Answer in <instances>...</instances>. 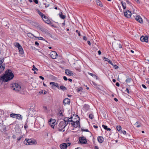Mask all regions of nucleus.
I'll use <instances>...</instances> for the list:
<instances>
[{
    "label": "nucleus",
    "instance_id": "nucleus-1",
    "mask_svg": "<svg viewBox=\"0 0 149 149\" xmlns=\"http://www.w3.org/2000/svg\"><path fill=\"white\" fill-rule=\"evenodd\" d=\"M14 75L10 70H8L5 72V74L1 77V81L3 82H6L13 79Z\"/></svg>",
    "mask_w": 149,
    "mask_h": 149
},
{
    "label": "nucleus",
    "instance_id": "nucleus-2",
    "mask_svg": "<svg viewBox=\"0 0 149 149\" xmlns=\"http://www.w3.org/2000/svg\"><path fill=\"white\" fill-rule=\"evenodd\" d=\"M10 86L13 90L15 91L20 92L21 94H24L23 92H22L20 91L21 89V86L20 85L18 84L15 83L11 84Z\"/></svg>",
    "mask_w": 149,
    "mask_h": 149
},
{
    "label": "nucleus",
    "instance_id": "nucleus-3",
    "mask_svg": "<svg viewBox=\"0 0 149 149\" xmlns=\"http://www.w3.org/2000/svg\"><path fill=\"white\" fill-rule=\"evenodd\" d=\"M36 142V141H34L32 139H26L24 143L26 145L34 144Z\"/></svg>",
    "mask_w": 149,
    "mask_h": 149
},
{
    "label": "nucleus",
    "instance_id": "nucleus-4",
    "mask_svg": "<svg viewBox=\"0 0 149 149\" xmlns=\"http://www.w3.org/2000/svg\"><path fill=\"white\" fill-rule=\"evenodd\" d=\"M1 23L3 26H5L6 29H8L9 27V24L8 23L5 19H2Z\"/></svg>",
    "mask_w": 149,
    "mask_h": 149
},
{
    "label": "nucleus",
    "instance_id": "nucleus-5",
    "mask_svg": "<svg viewBox=\"0 0 149 149\" xmlns=\"http://www.w3.org/2000/svg\"><path fill=\"white\" fill-rule=\"evenodd\" d=\"M70 143H63L60 145V147L61 149H66L68 146L70 145Z\"/></svg>",
    "mask_w": 149,
    "mask_h": 149
},
{
    "label": "nucleus",
    "instance_id": "nucleus-6",
    "mask_svg": "<svg viewBox=\"0 0 149 149\" xmlns=\"http://www.w3.org/2000/svg\"><path fill=\"white\" fill-rule=\"evenodd\" d=\"M64 125H64V123L63 122V121H61L59 124L58 126L59 128H61V129H59V131H63V132H64L65 131V130H63L64 128H63V127L64 126Z\"/></svg>",
    "mask_w": 149,
    "mask_h": 149
},
{
    "label": "nucleus",
    "instance_id": "nucleus-7",
    "mask_svg": "<svg viewBox=\"0 0 149 149\" xmlns=\"http://www.w3.org/2000/svg\"><path fill=\"white\" fill-rule=\"evenodd\" d=\"M71 125H72L74 127L77 128L78 127H80L79 121L78 120L74 121L73 123H72Z\"/></svg>",
    "mask_w": 149,
    "mask_h": 149
},
{
    "label": "nucleus",
    "instance_id": "nucleus-8",
    "mask_svg": "<svg viewBox=\"0 0 149 149\" xmlns=\"http://www.w3.org/2000/svg\"><path fill=\"white\" fill-rule=\"evenodd\" d=\"M124 13L125 16L128 18L130 17L132 14L131 12L128 10H126L124 12Z\"/></svg>",
    "mask_w": 149,
    "mask_h": 149
},
{
    "label": "nucleus",
    "instance_id": "nucleus-9",
    "mask_svg": "<svg viewBox=\"0 0 149 149\" xmlns=\"http://www.w3.org/2000/svg\"><path fill=\"white\" fill-rule=\"evenodd\" d=\"M50 55L52 59H55L57 57V54L56 52L52 51L50 53Z\"/></svg>",
    "mask_w": 149,
    "mask_h": 149
},
{
    "label": "nucleus",
    "instance_id": "nucleus-10",
    "mask_svg": "<svg viewBox=\"0 0 149 149\" xmlns=\"http://www.w3.org/2000/svg\"><path fill=\"white\" fill-rule=\"evenodd\" d=\"M81 143L86 144L87 142V141L85 138L84 136L81 137L79 138V141Z\"/></svg>",
    "mask_w": 149,
    "mask_h": 149
},
{
    "label": "nucleus",
    "instance_id": "nucleus-11",
    "mask_svg": "<svg viewBox=\"0 0 149 149\" xmlns=\"http://www.w3.org/2000/svg\"><path fill=\"white\" fill-rule=\"evenodd\" d=\"M135 19L140 23H143L142 19L140 15H137L135 17Z\"/></svg>",
    "mask_w": 149,
    "mask_h": 149
},
{
    "label": "nucleus",
    "instance_id": "nucleus-12",
    "mask_svg": "<svg viewBox=\"0 0 149 149\" xmlns=\"http://www.w3.org/2000/svg\"><path fill=\"white\" fill-rule=\"evenodd\" d=\"M140 40L142 42H148V38L147 36H142L140 38Z\"/></svg>",
    "mask_w": 149,
    "mask_h": 149
},
{
    "label": "nucleus",
    "instance_id": "nucleus-13",
    "mask_svg": "<svg viewBox=\"0 0 149 149\" xmlns=\"http://www.w3.org/2000/svg\"><path fill=\"white\" fill-rule=\"evenodd\" d=\"M49 124L51 125L52 127L54 128L55 124V121L54 120L52 119H50L49 121Z\"/></svg>",
    "mask_w": 149,
    "mask_h": 149
},
{
    "label": "nucleus",
    "instance_id": "nucleus-14",
    "mask_svg": "<svg viewBox=\"0 0 149 149\" xmlns=\"http://www.w3.org/2000/svg\"><path fill=\"white\" fill-rule=\"evenodd\" d=\"M63 103L64 105L66 104H70V100L68 98H65L63 100Z\"/></svg>",
    "mask_w": 149,
    "mask_h": 149
},
{
    "label": "nucleus",
    "instance_id": "nucleus-15",
    "mask_svg": "<svg viewBox=\"0 0 149 149\" xmlns=\"http://www.w3.org/2000/svg\"><path fill=\"white\" fill-rule=\"evenodd\" d=\"M65 73L68 76H71L73 74L72 72L69 69H66L65 70Z\"/></svg>",
    "mask_w": 149,
    "mask_h": 149
},
{
    "label": "nucleus",
    "instance_id": "nucleus-16",
    "mask_svg": "<svg viewBox=\"0 0 149 149\" xmlns=\"http://www.w3.org/2000/svg\"><path fill=\"white\" fill-rule=\"evenodd\" d=\"M97 140L100 143H102L103 142L104 139L101 136H99L97 137Z\"/></svg>",
    "mask_w": 149,
    "mask_h": 149
},
{
    "label": "nucleus",
    "instance_id": "nucleus-17",
    "mask_svg": "<svg viewBox=\"0 0 149 149\" xmlns=\"http://www.w3.org/2000/svg\"><path fill=\"white\" fill-rule=\"evenodd\" d=\"M134 126L136 127H139L142 126V125L138 121H137L134 124Z\"/></svg>",
    "mask_w": 149,
    "mask_h": 149
},
{
    "label": "nucleus",
    "instance_id": "nucleus-18",
    "mask_svg": "<svg viewBox=\"0 0 149 149\" xmlns=\"http://www.w3.org/2000/svg\"><path fill=\"white\" fill-rule=\"evenodd\" d=\"M45 22L47 24L50 25L54 27V26L52 24L50 20L48 18L47 20H46V22Z\"/></svg>",
    "mask_w": 149,
    "mask_h": 149
},
{
    "label": "nucleus",
    "instance_id": "nucleus-19",
    "mask_svg": "<svg viewBox=\"0 0 149 149\" xmlns=\"http://www.w3.org/2000/svg\"><path fill=\"white\" fill-rule=\"evenodd\" d=\"M16 118L18 120H21L22 119V116L20 114H16Z\"/></svg>",
    "mask_w": 149,
    "mask_h": 149
},
{
    "label": "nucleus",
    "instance_id": "nucleus-20",
    "mask_svg": "<svg viewBox=\"0 0 149 149\" xmlns=\"http://www.w3.org/2000/svg\"><path fill=\"white\" fill-rule=\"evenodd\" d=\"M96 2L97 5L99 6L100 7H102L103 5L101 2L99 0H96Z\"/></svg>",
    "mask_w": 149,
    "mask_h": 149
},
{
    "label": "nucleus",
    "instance_id": "nucleus-21",
    "mask_svg": "<svg viewBox=\"0 0 149 149\" xmlns=\"http://www.w3.org/2000/svg\"><path fill=\"white\" fill-rule=\"evenodd\" d=\"M37 11L42 18L45 15L44 14L41 12L38 9H37Z\"/></svg>",
    "mask_w": 149,
    "mask_h": 149
},
{
    "label": "nucleus",
    "instance_id": "nucleus-22",
    "mask_svg": "<svg viewBox=\"0 0 149 149\" xmlns=\"http://www.w3.org/2000/svg\"><path fill=\"white\" fill-rule=\"evenodd\" d=\"M132 79L131 78L127 77L126 82L127 83H129L130 82L132 81Z\"/></svg>",
    "mask_w": 149,
    "mask_h": 149
},
{
    "label": "nucleus",
    "instance_id": "nucleus-23",
    "mask_svg": "<svg viewBox=\"0 0 149 149\" xmlns=\"http://www.w3.org/2000/svg\"><path fill=\"white\" fill-rule=\"evenodd\" d=\"M59 15L61 18L64 19L66 17V16L64 15H63L62 13L61 12V13L59 14Z\"/></svg>",
    "mask_w": 149,
    "mask_h": 149
},
{
    "label": "nucleus",
    "instance_id": "nucleus-24",
    "mask_svg": "<svg viewBox=\"0 0 149 149\" xmlns=\"http://www.w3.org/2000/svg\"><path fill=\"white\" fill-rule=\"evenodd\" d=\"M5 67V65L4 63L1 65V70L3 71L4 70Z\"/></svg>",
    "mask_w": 149,
    "mask_h": 149
},
{
    "label": "nucleus",
    "instance_id": "nucleus-25",
    "mask_svg": "<svg viewBox=\"0 0 149 149\" xmlns=\"http://www.w3.org/2000/svg\"><path fill=\"white\" fill-rule=\"evenodd\" d=\"M18 49L19 50V51L20 53L21 54H23V53H24L23 50V49L22 47L21 46L18 48Z\"/></svg>",
    "mask_w": 149,
    "mask_h": 149
},
{
    "label": "nucleus",
    "instance_id": "nucleus-26",
    "mask_svg": "<svg viewBox=\"0 0 149 149\" xmlns=\"http://www.w3.org/2000/svg\"><path fill=\"white\" fill-rule=\"evenodd\" d=\"M60 88L63 91H64L67 90V88L64 86H61L60 87Z\"/></svg>",
    "mask_w": 149,
    "mask_h": 149
},
{
    "label": "nucleus",
    "instance_id": "nucleus-27",
    "mask_svg": "<svg viewBox=\"0 0 149 149\" xmlns=\"http://www.w3.org/2000/svg\"><path fill=\"white\" fill-rule=\"evenodd\" d=\"M16 114L14 113H12L10 114V116L12 118H16Z\"/></svg>",
    "mask_w": 149,
    "mask_h": 149
},
{
    "label": "nucleus",
    "instance_id": "nucleus-28",
    "mask_svg": "<svg viewBox=\"0 0 149 149\" xmlns=\"http://www.w3.org/2000/svg\"><path fill=\"white\" fill-rule=\"evenodd\" d=\"M72 117H71V118H69V119H71L72 118ZM63 121H67V122H70V120L68 118V117H66L64 119Z\"/></svg>",
    "mask_w": 149,
    "mask_h": 149
},
{
    "label": "nucleus",
    "instance_id": "nucleus-29",
    "mask_svg": "<svg viewBox=\"0 0 149 149\" xmlns=\"http://www.w3.org/2000/svg\"><path fill=\"white\" fill-rule=\"evenodd\" d=\"M89 108V105L86 104H85L84 105V108L86 110H88Z\"/></svg>",
    "mask_w": 149,
    "mask_h": 149
},
{
    "label": "nucleus",
    "instance_id": "nucleus-30",
    "mask_svg": "<svg viewBox=\"0 0 149 149\" xmlns=\"http://www.w3.org/2000/svg\"><path fill=\"white\" fill-rule=\"evenodd\" d=\"M121 4L123 9H125L126 8V3H123V1H122Z\"/></svg>",
    "mask_w": 149,
    "mask_h": 149
},
{
    "label": "nucleus",
    "instance_id": "nucleus-31",
    "mask_svg": "<svg viewBox=\"0 0 149 149\" xmlns=\"http://www.w3.org/2000/svg\"><path fill=\"white\" fill-rule=\"evenodd\" d=\"M27 36L28 37L31 38H32L33 36H34L33 34L30 33H27Z\"/></svg>",
    "mask_w": 149,
    "mask_h": 149
},
{
    "label": "nucleus",
    "instance_id": "nucleus-32",
    "mask_svg": "<svg viewBox=\"0 0 149 149\" xmlns=\"http://www.w3.org/2000/svg\"><path fill=\"white\" fill-rule=\"evenodd\" d=\"M43 20L45 22H46V20H47L48 18L45 15L42 18Z\"/></svg>",
    "mask_w": 149,
    "mask_h": 149
},
{
    "label": "nucleus",
    "instance_id": "nucleus-33",
    "mask_svg": "<svg viewBox=\"0 0 149 149\" xmlns=\"http://www.w3.org/2000/svg\"><path fill=\"white\" fill-rule=\"evenodd\" d=\"M116 128L118 131H120L121 130V127L120 125H118L117 126Z\"/></svg>",
    "mask_w": 149,
    "mask_h": 149
},
{
    "label": "nucleus",
    "instance_id": "nucleus-34",
    "mask_svg": "<svg viewBox=\"0 0 149 149\" xmlns=\"http://www.w3.org/2000/svg\"><path fill=\"white\" fill-rule=\"evenodd\" d=\"M64 123V125H65L63 127V128H65L66 125L68 124V122L67 121H63Z\"/></svg>",
    "mask_w": 149,
    "mask_h": 149
},
{
    "label": "nucleus",
    "instance_id": "nucleus-35",
    "mask_svg": "<svg viewBox=\"0 0 149 149\" xmlns=\"http://www.w3.org/2000/svg\"><path fill=\"white\" fill-rule=\"evenodd\" d=\"M35 38H38V39L39 40H45V39L42 37H36V36H35Z\"/></svg>",
    "mask_w": 149,
    "mask_h": 149
},
{
    "label": "nucleus",
    "instance_id": "nucleus-36",
    "mask_svg": "<svg viewBox=\"0 0 149 149\" xmlns=\"http://www.w3.org/2000/svg\"><path fill=\"white\" fill-rule=\"evenodd\" d=\"M15 46V47L18 48L21 46L20 44L18 43H16Z\"/></svg>",
    "mask_w": 149,
    "mask_h": 149
},
{
    "label": "nucleus",
    "instance_id": "nucleus-37",
    "mask_svg": "<svg viewBox=\"0 0 149 149\" xmlns=\"http://www.w3.org/2000/svg\"><path fill=\"white\" fill-rule=\"evenodd\" d=\"M23 137V135H22L20 136L19 138H17V141H19Z\"/></svg>",
    "mask_w": 149,
    "mask_h": 149
},
{
    "label": "nucleus",
    "instance_id": "nucleus-38",
    "mask_svg": "<svg viewBox=\"0 0 149 149\" xmlns=\"http://www.w3.org/2000/svg\"><path fill=\"white\" fill-rule=\"evenodd\" d=\"M89 118L92 119H93L94 117L93 114H90L89 115Z\"/></svg>",
    "mask_w": 149,
    "mask_h": 149
},
{
    "label": "nucleus",
    "instance_id": "nucleus-39",
    "mask_svg": "<svg viewBox=\"0 0 149 149\" xmlns=\"http://www.w3.org/2000/svg\"><path fill=\"white\" fill-rule=\"evenodd\" d=\"M113 65V67L115 69H118L119 68L118 66L116 65H114L113 64V65Z\"/></svg>",
    "mask_w": 149,
    "mask_h": 149
},
{
    "label": "nucleus",
    "instance_id": "nucleus-40",
    "mask_svg": "<svg viewBox=\"0 0 149 149\" xmlns=\"http://www.w3.org/2000/svg\"><path fill=\"white\" fill-rule=\"evenodd\" d=\"M33 68L32 69V70L34 71L35 70H36V71H37L38 70V69L37 68H36L34 65H33Z\"/></svg>",
    "mask_w": 149,
    "mask_h": 149
},
{
    "label": "nucleus",
    "instance_id": "nucleus-41",
    "mask_svg": "<svg viewBox=\"0 0 149 149\" xmlns=\"http://www.w3.org/2000/svg\"><path fill=\"white\" fill-rule=\"evenodd\" d=\"M102 126L105 130H107V126L102 125Z\"/></svg>",
    "mask_w": 149,
    "mask_h": 149
},
{
    "label": "nucleus",
    "instance_id": "nucleus-42",
    "mask_svg": "<svg viewBox=\"0 0 149 149\" xmlns=\"http://www.w3.org/2000/svg\"><path fill=\"white\" fill-rule=\"evenodd\" d=\"M77 90V92H79V91H81L82 90V88L81 87H80L78 88Z\"/></svg>",
    "mask_w": 149,
    "mask_h": 149
},
{
    "label": "nucleus",
    "instance_id": "nucleus-43",
    "mask_svg": "<svg viewBox=\"0 0 149 149\" xmlns=\"http://www.w3.org/2000/svg\"><path fill=\"white\" fill-rule=\"evenodd\" d=\"M44 4L45 5V6L46 8H47L49 6V4H47L46 3H44Z\"/></svg>",
    "mask_w": 149,
    "mask_h": 149
},
{
    "label": "nucleus",
    "instance_id": "nucleus-44",
    "mask_svg": "<svg viewBox=\"0 0 149 149\" xmlns=\"http://www.w3.org/2000/svg\"><path fill=\"white\" fill-rule=\"evenodd\" d=\"M76 32L78 34V36H81L80 31H79L78 30H76Z\"/></svg>",
    "mask_w": 149,
    "mask_h": 149
},
{
    "label": "nucleus",
    "instance_id": "nucleus-45",
    "mask_svg": "<svg viewBox=\"0 0 149 149\" xmlns=\"http://www.w3.org/2000/svg\"><path fill=\"white\" fill-rule=\"evenodd\" d=\"M55 86L58 89H59V85L58 83H55Z\"/></svg>",
    "mask_w": 149,
    "mask_h": 149
},
{
    "label": "nucleus",
    "instance_id": "nucleus-46",
    "mask_svg": "<svg viewBox=\"0 0 149 149\" xmlns=\"http://www.w3.org/2000/svg\"><path fill=\"white\" fill-rule=\"evenodd\" d=\"M27 122H26V123L25 124L24 126V128L26 129L28 127V125L27 124Z\"/></svg>",
    "mask_w": 149,
    "mask_h": 149
},
{
    "label": "nucleus",
    "instance_id": "nucleus-47",
    "mask_svg": "<svg viewBox=\"0 0 149 149\" xmlns=\"http://www.w3.org/2000/svg\"><path fill=\"white\" fill-rule=\"evenodd\" d=\"M55 83L54 82H51L50 83V85H53L54 86H55Z\"/></svg>",
    "mask_w": 149,
    "mask_h": 149
},
{
    "label": "nucleus",
    "instance_id": "nucleus-48",
    "mask_svg": "<svg viewBox=\"0 0 149 149\" xmlns=\"http://www.w3.org/2000/svg\"><path fill=\"white\" fill-rule=\"evenodd\" d=\"M59 113L60 114V115L61 116H63L62 112L61 110H60L59 112Z\"/></svg>",
    "mask_w": 149,
    "mask_h": 149
},
{
    "label": "nucleus",
    "instance_id": "nucleus-49",
    "mask_svg": "<svg viewBox=\"0 0 149 149\" xmlns=\"http://www.w3.org/2000/svg\"><path fill=\"white\" fill-rule=\"evenodd\" d=\"M107 61L111 65H113V63H112V62L109 59Z\"/></svg>",
    "mask_w": 149,
    "mask_h": 149
},
{
    "label": "nucleus",
    "instance_id": "nucleus-50",
    "mask_svg": "<svg viewBox=\"0 0 149 149\" xmlns=\"http://www.w3.org/2000/svg\"><path fill=\"white\" fill-rule=\"evenodd\" d=\"M81 131H85V132H89V131L88 130V129H81Z\"/></svg>",
    "mask_w": 149,
    "mask_h": 149
},
{
    "label": "nucleus",
    "instance_id": "nucleus-51",
    "mask_svg": "<svg viewBox=\"0 0 149 149\" xmlns=\"http://www.w3.org/2000/svg\"><path fill=\"white\" fill-rule=\"evenodd\" d=\"M103 59L104 60V61H108V60H109L107 58L105 57H104Z\"/></svg>",
    "mask_w": 149,
    "mask_h": 149
},
{
    "label": "nucleus",
    "instance_id": "nucleus-52",
    "mask_svg": "<svg viewBox=\"0 0 149 149\" xmlns=\"http://www.w3.org/2000/svg\"><path fill=\"white\" fill-rule=\"evenodd\" d=\"M4 61V59H1V64H3V63Z\"/></svg>",
    "mask_w": 149,
    "mask_h": 149
},
{
    "label": "nucleus",
    "instance_id": "nucleus-53",
    "mask_svg": "<svg viewBox=\"0 0 149 149\" xmlns=\"http://www.w3.org/2000/svg\"><path fill=\"white\" fill-rule=\"evenodd\" d=\"M33 2L36 4H38V0H33Z\"/></svg>",
    "mask_w": 149,
    "mask_h": 149
},
{
    "label": "nucleus",
    "instance_id": "nucleus-54",
    "mask_svg": "<svg viewBox=\"0 0 149 149\" xmlns=\"http://www.w3.org/2000/svg\"><path fill=\"white\" fill-rule=\"evenodd\" d=\"M63 79L65 81H67L68 80L67 77L65 76H64L63 77Z\"/></svg>",
    "mask_w": 149,
    "mask_h": 149
},
{
    "label": "nucleus",
    "instance_id": "nucleus-55",
    "mask_svg": "<svg viewBox=\"0 0 149 149\" xmlns=\"http://www.w3.org/2000/svg\"><path fill=\"white\" fill-rule=\"evenodd\" d=\"M88 74L90 75H91V76L93 77V76H95V75L94 74H93V73H88Z\"/></svg>",
    "mask_w": 149,
    "mask_h": 149
},
{
    "label": "nucleus",
    "instance_id": "nucleus-56",
    "mask_svg": "<svg viewBox=\"0 0 149 149\" xmlns=\"http://www.w3.org/2000/svg\"><path fill=\"white\" fill-rule=\"evenodd\" d=\"M126 91L128 93V94L130 93V91H129V89L128 88H126Z\"/></svg>",
    "mask_w": 149,
    "mask_h": 149
},
{
    "label": "nucleus",
    "instance_id": "nucleus-57",
    "mask_svg": "<svg viewBox=\"0 0 149 149\" xmlns=\"http://www.w3.org/2000/svg\"><path fill=\"white\" fill-rule=\"evenodd\" d=\"M116 85L117 86H120L119 83L118 82H117L116 84Z\"/></svg>",
    "mask_w": 149,
    "mask_h": 149
},
{
    "label": "nucleus",
    "instance_id": "nucleus-58",
    "mask_svg": "<svg viewBox=\"0 0 149 149\" xmlns=\"http://www.w3.org/2000/svg\"><path fill=\"white\" fill-rule=\"evenodd\" d=\"M83 39L85 40H87V38L86 36H84L83 37Z\"/></svg>",
    "mask_w": 149,
    "mask_h": 149
},
{
    "label": "nucleus",
    "instance_id": "nucleus-59",
    "mask_svg": "<svg viewBox=\"0 0 149 149\" xmlns=\"http://www.w3.org/2000/svg\"><path fill=\"white\" fill-rule=\"evenodd\" d=\"M142 86L144 88H146V86L144 84H142Z\"/></svg>",
    "mask_w": 149,
    "mask_h": 149
},
{
    "label": "nucleus",
    "instance_id": "nucleus-60",
    "mask_svg": "<svg viewBox=\"0 0 149 149\" xmlns=\"http://www.w3.org/2000/svg\"><path fill=\"white\" fill-rule=\"evenodd\" d=\"M35 44L36 45H38V46L39 45V44L37 42H35Z\"/></svg>",
    "mask_w": 149,
    "mask_h": 149
},
{
    "label": "nucleus",
    "instance_id": "nucleus-61",
    "mask_svg": "<svg viewBox=\"0 0 149 149\" xmlns=\"http://www.w3.org/2000/svg\"><path fill=\"white\" fill-rule=\"evenodd\" d=\"M39 78L42 79V80H43L44 79V78L42 76H40Z\"/></svg>",
    "mask_w": 149,
    "mask_h": 149
},
{
    "label": "nucleus",
    "instance_id": "nucleus-62",
    "mask_svg": "<svg viewBox=\"0 0 149 149\" xmlns=\"http://www.w3.org/2000/svg\"><path fill=\"white\" fill-rule=\"evenodd\" d=\"M119 47L120 48H122V45L121 44H119Z\"/></svg>",
    "mask_w": 149,
    "mask_h": 149
},
{
    "label": "nucleus",
    "instance_id": "nucleus-63",
    "mask_svg": "<svg viewBox=\"0 0 149 149\" xmlns=\"http://www.w3.org/2000/svg\"><path fill=\"white\" fill-rule=\"evenodd\" d=\"M122 132L124 134H125L126 133V132L125 131H122Z\"/></svg>",
    "mask_w": 149,
    "mask_h": 149
},
{
    "label": "nucleus",
    "instance_id": "nucleus-64",
    "mask_svg": "<svg viewBox=\"0 0 149 149\" xmlns=\"http://www.w3.org/2000/svg\"><path fill=\"white\" fill-rule=\"evenodd\" d=\"M98 54L100 55L101 53V51L100 50H99L98 51Z\"/></svg>",
    "mask_w": 149,
    "mask_h": 149
}]
</instances>
